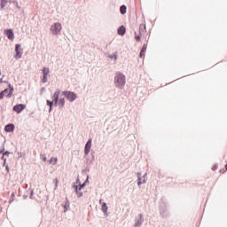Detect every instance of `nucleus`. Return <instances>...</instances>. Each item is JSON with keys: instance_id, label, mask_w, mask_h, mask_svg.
<instances>
[{"instance_id": "1", "label": "nucleus", "mask_w": 227, "mask_h": 227, "mask_svg": "<svg viewBox=\"0 0 227 227\" xmlns=\"http://www.w3.org/2000/svg\"><path fill=\"white\" fill-rule=\"evenodd\" d=\"M114 82L117 88H123L125 86V75L120 72L116 73Z\"/></svg>"}, {"instance_id": "2", "label": "nucleus", "mask_w": 227, "mask_h": 227, "mask_svg": "<svg viewBox=\"0 0 227 227\" xmlns=\"http://www.w3.org/2000/svg\"><path fill=\"white\" fill-rule=\"evenodd\" d=\"M59 93H60L59 90H57L53 93V95H52L53 100H52V101H50V100H47V101H46L47 106H50V111H52V106H53V105L58 106V102H59Z\"/></svg>"}, {"instance_id": "3", "label": "nucleus", "mask_w": 227, "mask_h": 227, "mask_svg": "<svg viewBox=\"0 0 227 227\" xmlns=\"http://www.w3.org/2000/svg\"><path fill=\"white\" fill-rule=\"evenodd\" d=\"M145 33H146V24L142 23L139 26V34L135 32V40L137 42H141V36H145Z\"/></svg>"}, {"instance_id": "4", "label": "nucleus", "mask_w": 227, "mask_h": 227, "mask_svg": "<svg viewBox=\"0 0 227 227\" xmlns=\"http://www.w3.org/2000/svg\"><path fill=\"white\" fill-rule=\"evenodd\" d=\"M62 95H64V97H66L69 102H74V100L77 98V94L72 91H63Z\"/></svg>"}, {"instance_id": "5", "label": "nucleus", "mask_w": 227, "mask_h": 227, "mask_svg": "<svg viewBox=\"0 0 227 227\" xmlns=\"http://www.w3.org/2000/svg\"><path fill=\"white\" fill-rule=\"evenodd\" d=\"M61 23H55L51 26V31L52 35H59V33L61 32Z\"/></svg>"}, {"instance_id": "6", "label": "nucleus", "mask_w": 227, "mask_h": 227, "mask_svg": "<svg viewBox=\"0 0 227 227\" xmlns=\"http://www.w3.org/2000/svg\"><path fill=\"white\" fill-rule=\"evenodd\" d=\"M15 52H16V54L14 55L15 59H20V58H22V53L24 52V50L21 49L20 44H16Z\"/></svg>"}, {"instance_id": "7", "label": "nucleus", "mask_w": 227, "mask_h": 227, "mask_svg": "<svg viewBox=\"0 0 227 227\" xmlns=\"http://www.w3.org/2000/svg\"><path fill=\"white\" fill-rule=\"evenodd\" d=\"M24 109H26V105L19 104L13 106L12 111H14V113H17V114H20V113H22Z\"/></svg>"}, {"instance_id": "8", "label": "nucleus", "mask_w": 227, "mask_h": 227, "mask_svg": "<svg viewBox=\"0 0 227 227\" xmlns=\"http://www.w3.org/2000/svg\"><path fill=\"white\" fill-rule=\"evenodd\" d=\"M74 188L75 190L77 197L81 198L82 196V192H81V191L84 188V184H80L79 186L74 185Z\"/></svg>"}, {"instance_id": "9", "label": "nucleus", "mask_w": 227, "mask_h": 227, "mask_svg": "<svg viewBox=\"0 0 227 227\" xmlns=\"http://www.w3.org/2000/svg\"><path fill=\"white\" fill-rule=\"evenodd\" d=\"M4 35H6V36L9 38V40L13 41V39L15 38V35H13V30L12 28L5 29Z\"/></svg>"}, {"instance_id": "10", "label": "nucleus", "mask_w": 227, "mask_h": 227, "mask_svg": "<svg viewBox=\"0 0 227 227\" xmlns=\"http://www.w3.org/2000/svg\"><path fill=\"white\" fill-rule=\"evenodd\" d=\"M90 150H91V139H89L85 145V155H88V153H90Z\"/></svg>"}, {"instance_id": "11", "label": "nucleus", "mask_w": 227, "mask_h": 227, "mask_svg": "<svg viewBox=\"0 0 227 227\" xmlns=\"http://www.w3.org/2000/svg\"><path fill=\"white\" fill-rule=\"evenodd\" d=\"M5 132H13L15 130V125L13 124H7L4 128Z\"/></svg>"}, {"instance_id": "12", "label": "nucleus", "mask_w": 227, "mask_h": 227, "mask_svg": "<svg viewBox=\"0 0 227 227\" xmlns=\"http://www.w3.org/2000/svg\"><path fill=\"white\" fill-rule=\"evenodd\" d=\"M127 29L125 28L124 26H121L118 30H117V33L118 35H120V36H123V35H125Z\"/></svg>"}, {"instance_id": "13", "label": "nucleus", "mask_w": 227, "mask_h": 227, "mask_svg": "<svg viewBox=\"0 0 227 227\" xmlns=\"http://www.w3.org/2000/svg\"><path fill=\"white\" fill-rule=\"evenodd\" d=\"M57 106H59V109H63V107H65V98H60L58 101Z\"/></svg>"}, {"instance_id": "14", "label": "nucleus", "mask_w": 227, "mask_h": 227, "mask_svg": "<svg viewBox=\"0 0 227 227\" xmlns=\"http://www.w3.org/2000/svg\"><path fill=\"white\" fill-rule=\"evenodd\" d=\"M120 12H121V15H125L127 13V6H125V5L121 6Z\"/></svg>"}, {"instance_id": "15", "label": "nucleus", "mask_w": 227, "mask_h": 227, "mask_svg": "<svg viewBox=\"0 0 227 227\" xmlns=\"http://www.w3.org/2000/svg\"><path fill=\"white\" fill-rule=\"evenodd\" d=\"M10 90L8 89H5L4 91L0 92V100H3L4 98V95L8 93Z\"/></svg>"}, {"instance_id": "16", "label": "nucleus", "mask_w": 227, "mask_h": 227, "mask_svg": "<svg viewBox=\"0 0 227 227\" xmlns=\"http://www.w3.org/2000/svg\"><path fill=\"white\" fill-rule=\"evenodd\" d=\"M58 162V158H51V160H49V164H52L53 166L56 165V163Z\"/></svg>"}, {"instance_id": "17", "label": "nucleus", "mask_w": 227, "mask_h": 227, "mask_svg": "<svg viewBox=\"0 0 227 227\" xmlns=\"http://www.w3.org/2000/svg\"><path fill=\"white\" fill-rule=\"evenodd\" d=\"M102 212H104V214H107V204L106 202L102 205Z\"/></svg>"}, {"instance_id": "18", "label": "nucleus", "mask_w": 227, "mask_h": 227, "mask_svg": "<svg viewBox=\"0 0 227 227\" xmlns=\"http://www.w3.org/2000/svg\"><path fill=\"white\" fill-rule=\"evenodd\" d=\"M50 72H51V71L49 70L48 67H43V75H49Z\"/></svg>"}, {"instance_id": "19", "label": "nucleus", "mask_w": 227, "mask_h": 227, "mask_svg": "<svg viewBox=\"0 0 227 227\" xmlns=\"http://www.w3.org/2000/svg\"><path fill=\"white\" fill-rule=\"evenodd\" d=\"M70 208V202L67 201L64 205V212H67Z\"/></svg>"}, {"instance_id": "20", "label": "nucleus", "mask_w": 227, "mask_h": 227, "mask_svg": "<svg viewBox=\"0 0 227 227\" xmlns=\"http://www.w3.org/2000/svg\"><path fill=\"white\" fill-rule=\"evenodd\" d=\"M10 0H1V8H4V6H6V4L9 2Z\"/></svg>"}, {"instance_id": "21", "label": "nucleus", "mask_w": 227, "mask_h": 227, "mask_svg": "<svg viewBox=\"0 0 227 227\" xmlns=\"http://www.w3.org/2000/svg\"><path fill=\"white\" fill-rule=\"evenodd\" d=\"M53 182L55 184V189H58V184H59V181L58 180V178H55Z\"/></svg>"}, {"instance_id": "22", "label": "nucleus", "mask_w": 227, "mask_h": 227, "mask_svg": "<svg viewBox=\"0 0 227 227\" xmlns=\"http://www.w3.org/2000/svg\"><path fill=\"white\" fill-rule=\"evenodd\" d=\"M146 48H147L146 44H144L141 50L142 52H146Z\"/></svg>"}, {"instance_id": "23", "label": "nucleus", "mask_w": 227, "mask_h": 227, "mask_svg": "<svg viewBox=\"0 0 227 227\" xmlns=\"http://www.w3.org/2000/svg\"><path fill=\"white\" fill-rule=\"evenodd\" d=\"M145 51H140V54H139V57L140 58H145Z\"/></svg>"}, {"instance_id": "24", "label": "nucleus", "mask_w": 227, "mask_h": 227, "mask_svg": "<svg viewBox=\"0 0 227 227\" xmlns=\"http://www.w3.org/2000/svg\"><path fill=\"white\" fill-rule=\"evenodd\" d=\"M43 82H47V75L43 76Z\"/></svg>"}, {"instance_id": "25", "label": "nucleus", "mask_w": 227, "mask_h": 227, "mask_svg": "<svg viewBox=\"0 0 227 227\" xmlns=\"http://www.w3.org/2000/svg\"><path fill=\"white\" fill-rule=\"evenodd\" d=\"M138 185H141V178H138V183H137Z\"/></svg>"}, {"instance_id": "26", "label": "nucleus", "mask_w": 227, "mask_h": 227, "mask_svg": "<svg viewBox=\"0 0 227 227\" xmlns=\"http://www.w3.org/2000/svg\"><path fill=\"white\" fill-rule=\"evenodd\" d=\"M7 97H9V98H10V97H12V95H10V93H9V94H7Z\"/></svg>"}, {"instance_id": "27", "label": "nucleus", "mask_w": 227, "mask_h": 227, "mask_svg": "<svg viewBox=\"0 0 227 227\" xmlns=\"http://www.w3.org/2000/svg\"><path fill=\"white\" fill-rule=\"evenodd\" d=\"M4 155H8V152H6L5 153H4Z\"/></svg>"}, {"instance_id": "28", "label": "nucleus", "mask_w": 227, "mask_h": 227, "mask_svg": "<svg viewBox=\"0 0 227 227\" xmlns=\"http://www.w3.org/2000/svg\"><path fill=\"white\" fill-rule=\"evenodd\" d=\"M4 164H5L6 163V159H4Z\"/></svg>"}, {"instance_id": "29", "label": "nucleus", "mask_w": 227, "mask_h": 227, "mask_svg": "<svg viewBox=\"0 0 227 227\" xmlns=\"http://www.w3.org/2000/svg\"><path fill=\"white\" fill-rule=\"evenodd\" d=\"M225 169L227 170V164L225 165Z\"/></svg>"}, {"instance_id": "30", "label": "nucleus", "mask_w": 227, "mask_h": 227, "mask_svg": "<svg viewBox=\"0 0 227 227\" xmlns=\"http://www.w3.org/2000/svg\"><path fill=\"white\" fill-rule=\"evenodd\" d=\"M6 169H7V171H8V169H9V168H8V166L6 167Z\"/></svg>"}, {"instance_id": "31", "label": "nucleus", "mask_w": 227, "mask_h": 227, "mask_svg": "<svg viewBox=\"0 0 227 227\" xmlns=\"http://www.w3.org/2000/svg\"><path fill=\"white\" fill-rule=\"evenodd\" d=\"M0 153H3V152H0Z\"/></svg>"}]
</instances>
